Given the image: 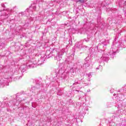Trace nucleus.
Here are the masks:
<instances>
[{"label": "nucleus", "mask_w": 126, "mask_h": 126, "mask_svg": "<svg viewBox=\"0 0 126 126\" xmlns=\"http://www.w3.org/2000/svg\"><path fill=\"white\" fill-rule=\"evenodd\" d=\"M98 69H99V68L97 67V68H96V70H98Z\"/></svg>", "instance_id": "obj_16"}, {"label": "nucleus", "mask_w": 126, "mask_h": 126, "mask_svg": "<svg viewBox=\"0 0 126 126\" xmlns=\"http://www.w3.org/2000/svg\"><path fill=\"white\" fill-rule=\"evenodd\" d=\"M81 80L82 81V79Z\"/></svg>", "instance_id": "obj_19"}, {"label": "nucleus", "mask_w": 126, "mask_h": 126, "mask_svg": "<svg viewBox=\"0 0 126 126\" xmlns=\"http://www.w3.org/2000/svg\"><path fill=\"white\" fill-rule=\"evenodd\" d=\"M31 9H32V7H30V9H29L28 10H27L25 11V13H26L27 16H30V14H31V13H32V11H31Z\"/></svg>", "instance_id": "obj_5"}, {"label": "nucleus", "mask_w": 126, "mask_h": 126, "mask_svg": "<svg viewBox=\"0 0 126 126\" xmlns=\"http://www.w3.org/2000/svg\"><path fill=\"white\" fill-rule=\"evenodd\" d=\"M86 42H89V39H87L85 40Z\"/></svg>", "instance_id": "obj_14"}, {"label": "nucleus", "mask_w": 126, "mask_h": 126, "mask_svg": "<svg viewBox=\"0 0 126 126\" xmlns=\"http://www.w3.org/2000/svg\"><path fill=\"white\" fill-rule=\"evenodd\" d=\"M30 68H32V67H34V64H32V65L31 64H30L29 65Z\"/></svg>", "instance_id": "obj_11"}, {"label": "nucleus", "mask_w": 126, "mask_h": 126, "mask_svg": "<svg viewBox=\"0 0 126 126\" xmlns=\"http://www.w3.org/2000/svg\"><path fill=\"white\" fill-rule=\"evenodd\" d=\"M74 84H80V83H79L78 82H75Z\"/></svg>", "instance_id": "obj_13"}, {"label": "nucleus", "mask_w": 126, "mask_h": 126, "mask_svg": "<svg viewBox=\"0 0 126 126\" xmlns=\"http://www.w3.org/2000/svg\"><path fill=\"white\" fill-rule=\"evenodd\" d=\"M7 81H8V79H5L4 80H0V87H3Z\"/></svg>", "instance_id": "obj_4"}, {"label": "nucleus", "mask_w": 126, "mask_h": 126, "mask_svg": "<svg viewBox=\"0 0 126 126\" xmlns=\"http://www.w3.org/2000/svg\"><path fill=\"white\" fill-rule=\"evenodd\" d=\"M77 2H80V3H84L85 2V0H78Z\"/></svg>", "instance_id": "obj_9"}, {"label": "nucleus", "mask_w": 126, "mask_h": 126, "mask_svg": "<svg viewBox=\"0 0 126 126\" xmlns=\"http://www.w3.org/2000/svg\"><path fill=\"white\" fill-rule=\"evenodd\" d=\"M98 61L100 63H102V62H108V61H109V57H108L107 55L103 54Z\"/></svg>", "instance_id": "obj_2"}, {"label": "nucleus", "mask_w": 126, "mask_h": 126, "mask_svg": "<svg viewBox=\"0 0 126 126\" xmlns=\"http://www.w3.org/2000/svg\"><path fill=\"white\" fill-rule=\"evenodd\" d=\"M15 8L16 7H14L12 9H10L9 8H5V6L4 4L2 3L1 5L0 4V16H4L5 19L6 18H8V16L11 13V12H13L15 11Z\"/></svg>", "instance_id": "obj_1"}, {"label": "nucleus", "mask_w": 126, "mask_h": 126, "mask_svg": "<svg viewBox=\"0 0 126 126\" xmlns=\"http://www.w3.org/2000/svg\"><path fill=\"white\" fill-rule=\"evenodd\" d=\"M92 63L91 61H88L86 63H84V65L86 67H88L89 66H90V64Z\"/></svg>", "instance_id": "obj_7"}, {"label": "nucleus", "mask_w": 126, "mask_h": 126, "mask_svg": "<svg viewBox=\"0 0 126 126\" xmlns=\"http://www.w3.org/2000/svg\"><path fill=\"white\" fill-rule=\"evenodd\" d=\"M89 81H90V79H89Z\"/></svg>", "instance_id": "obj_17"}, {"label": "nucleus", "mask_w": 126, "mask_h": 126, "mask_svg": "<svg viewBox=\"0 0 126 126\" xmlns=\"http://www.w3.org/2000/svg\"><path fill=\"white\" fill-rule=\"evenodd\" d=\"M88 77H89V78H91L92 77V75H91V73L88 74Z\"/></svg>", "instance_id": "obj_12"}, {"label": "nucleus", "mask_w": 126, "mask_h": 126, "mask_svg": "<svg viewBox=\"0 0 126 126\" xmlns=\"http://www.w3.org/2000/svg\"><path fill=\"white\" fill-rule=\"evenodd\" d=\"M125 43H126V41H125Z\"/></svg>", "instance_id": "obj_18"}, {"label": "nucleus", "mask_w": 126, "mask_h": 126, "mask_svg": "<svg viewBox=\"0 0 126 126\" xmlns=\"http://www.w3.org/2000/svg\"><path fill=\"white\" fill-rule=\"evenodd\" d=\"M40 60L41 62H45L46 60V57L45 56L41 57Z\"/></svg>", "instance_id": "obj_10"}, {"label": "nucleus", "mask_w": 126, "mask_h": 126, "mask_svg": "<svg viewBox=\"0 0 126 126\" xmlns=\"http://www.w3.org/2000/svg\"><path fill=\"white\" fill-rule=\"evenodd\" d=\"M61 59H62V55L60 53H58V55L55 58V60H57V61H61Z\"/></svg>", "instance_id": "obj_6"}, {"label": "nucleus", "mask_w": 126, "mask_h": 126, "mask_svg": "<svg viewBox=\"0 0 126 126\" xmlns=\"http://www.w3.org/2000/svg\"><path fill=\"white\" fill-rule=\"evenodd\" d=\"M35 9H36V6H34L33 7V10H35Z\"/></svg>", "instance_id": "obj_15"}, {"label": "nucleus", "mask_w": 126, "mask_h": 126, "mask_svg": "<svg viewBox=\"0 0 126 126\" xmlns=\"http://www.w3.org/2000/svg\"><path fill=\"white\" fill-rule=\"evenodd\" d=\"M117 47L115 46H113L110 49V51L109 52V54L110 56H113V55H116V53H117Z\"/></svg>", "instance_id": "obj_3"}, {"label": "nucleus", "mask_w": 126, "mask_h": 126, "mask_svg": "<svg viewBox=\"0 0 126 126\" xmlns=\"http://www.w3.org/2000/svg\"><path fill=\"white\" fill-rule=\"evenodd\" d=\"M51 54H53V52L51 53L50 50H47L45 53V56H46V57H48V56H50L51 57Z\"/></svg>", "instance_id": "obj_8"}]
</instances>
